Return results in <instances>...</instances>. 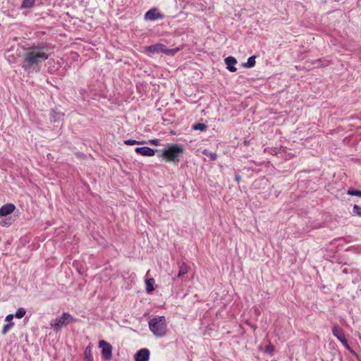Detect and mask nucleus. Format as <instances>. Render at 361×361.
<instances>
[{
  "label": "nucleus",
  "instance_id": "1",
  "mask_svg": "<svg viewBox=\"0 0 361 361\" xmlns=\"http://www.w3.org/2000/svg\"><path fill=\"white\" fill-rule=\"evenodd\" d=\"M48 51L49 46L45 43L29 47L24 54L22 68L28 73L35 71L42 62L48 59Z\"/></svg>",
  "mask_w": 361,
  "mask_h": 361
},
{
  "label": "nucleus",
  "instance_id": "2",
  "mask_svg": "<svg viewBox=\"0 0 361 361\" xmlns=\"http://www.w3.org/2000/svg\"><path fill=\"white\" fill-rule=\"evenodd\" d=\"M184 147L181 144H170L162 150L160 157L169 162L177 163L180 161V157L183 154Z\"/></svg>",
  "mask_w": 361,
  "mask_h": 361
},
{
  "label": "nucleus",
  "instance_id": "3",
  "mask_svg": "<svg viewBox=\"0 0 361 361\" xmlns=\"http://www.w3.org/2000/svg\"><path fill=\"white\" fill-rule=\"evenodd\" d=\"M150 331L157 337H163L167 332V324L164 316H157L149 321Z\"/></svg>",
  "mask_w": 361,
  "mask_h": 361
},
{
  "label": "nucleus",
  "instance_id": "4",
  "mask_svg": "<svg viewBox=\"0 0 361 361\" xmlns=\"http://www.w3.org/2000/svg\"><path fill=\"white\" fill-rule=\"evenodd\" d=\"M74 320V318L69 313L63 312L60 317L56 318L51 325L56 331H58L62 326L68 325Z\"/></svg>",
  "mask_w": 361,
  "mask_h": 361
},
{
  "label": "nucleus",
  "instance_id": "5",
  "mask_svg": "<svg viewBox=\"0 0 361 361\" xmlns=\"http://www.w3.org/2000/svg\"><path fill=\"white\" fill-rule=\"evenodd\" d=\"M99 347L102 348V356L105 360L112 359V345L106 341L102 340L99 342Z\"/></svg>",
  "mask_w": 361,
  "mask_h": 361
},
{
  "label": "nucleus",
  "instance_id": "6",
  "mask_svg": "<svg viewBox=\"0 0 361 361\" xmlns=\"http://www.w3.org/2000/svg\"><path fill=\"white\" fill-rule=\"evenodd\" d=\"M332 333L333 335L336 337L346 348H349V345L343 330L339 326L336 324L334 325L332 328Z\"/></svg>",
  "mask_w": 361,
  "mask_h": 361
},
{
  "label": "nucleus",
  "instance_id": "7",
  "mask_svg": "<svg viewBox=\"0 0 361 361\" xmlns=\"http://www.w3.org/2000/svg\"><path fill=\"white\" fill-rule=\"evenodd\" d=\"M149 350L147 348L139 350L135 355V361H148L149 359Z\"/></svg>",
  "mask_w": 361,
  "mask_h": 361
},
{
  "label": "nucleus",
  "instance_id": "8",
  "mask_svg": "<svg viewBox=\"0 0 361 361\" xmlns=\"http://www.w3.org/2000/svg\"><path fill=\"white\" fill-rule=\"evenodd\" d=\"M157 149H152L149 147H138L135 149L137 154L146 157H152L155 154Z\"/></svg>",
  "mask_w": 361,
  "mask_h": 361
},
{
  "label": "nucleus",
  "instance_id": "9",
  "mask_svg": "<svg viewBox=\"0 0 361 361\" xmlns=\"http://www.w3.org/2000/svg\"><path fill=\"white\" fill-rule=\"evenodd\" d=\"M163 49L164 44L161 43H157L155 44L146 47L145 48V52L149 55L154 53H162Z\"/></svg>",
  "mask_w": 361,
  "mask_h": 361
},
{
  "label": "nucleus",
  "instance_id": "10",
  "mask_svg": "<svg viewBox=\"0 0 361 361\" xmlns=\"http://www.w3.org/2000/svg\"><path fill=\"white\" fill-rule=\"evenodd\" d=\"M162 17V15L155 8L149 9L145 15V19L149 20L161 19Z\"/></svg>",
  "mask_w": 361,
  "mask_h": 361
},
{
  "label": "nucleus",
  "instance_id": "11",
  "mask_svg": "<svg viewBox=\"0 0 361 361\" xmlns=\"http://www.w3.org/2000/svg\"><path fill=\"white\" fill-rule=\"evenodd\" d=\"M16 209V206L12 203H7L0 208V216H6L11 214Z\"/></svg>",
  "mask_w": 361,
  "mask_h": 361
},
{
  "label": "nucleus",
  "instance_id": "12",
  "mask_svg": "<svg viewBox=\"0 0 361 361\" xmlns=\"http://www.w3.org/2000/svg\"><path fill=\"white\" fill-rule=\"evenodd\" d=\"M224 61L226 68L230 72L234 73L237 71V68L235 67V65L237 63V60L235 57L228 56Z\"/></svg>",
  "mask_w": 361,
  "mask_h": 361
},
{
  "label": "nucleus",
  "instance_id": "13",
  "mask_svg": "<svg viewBox=\"0 0 361 361\" xmlns=\"http://www.w3.org/2000/svg\"><path fill=\"white\" fill-rule=\"evenodd\" d=\"M64 116V114L59 111L56 109H52L50 113V119L52 122H58L61 121Z\"/></svg>",
  "mask_w": 361,
  "mask_h": 361
},
{
  "label": "nucleus",
  "instance_id": "14",
  "mask_svg": "<svg viewBox=\"0 0 361 361\" xmlns=\"http://www.w3.org/2000/svg\"><path fill=\"white\" fill-rule=\"evenodd\" d=\"M154 283L155 281L153 278L147 279L145 280L146 292L147 293H151L154 290Z\"/></svg>",
  "mask_w": 361,
  "mask_h": 361
},
{
  "label": "nucleus",
  "instance_id": "15",
  "mask_svg": "<svg viewBox=\"0 0 361 361\" xmlns=\"http://www.w3.org/2000/svg\"><path fill=\"white\" fill-rule=\"evenodd\" d=\"M83 361H93L92 347L90 345L85 349Z\"/></svg>",
  "mask_w": 361,
  "mask_h": 361
},
{
  "label": "nucleus",
  "instance_id": "16",
  "mask_svg": "<svg viewBox=\"0 0 361 361\" xmlns=\"http://www.w3.org/2000/svg\"><path fill=\"white\" fill-rule=\"evenodd\" d=\"M190 269V267L185 262H183L179 267L178 277L180 278L186 274Z\"/></svg>",
  "mask_w": 361,
  "mask_h": 361
},
{
  "label": "nucleus",
  "instance_id": "17",
  "mask_svg": "<svg viewBox=\"0 0 361 361\" xmlns=\"http://www.w3.org/2000/svg\"><path fill=\"white\" fill-rule=\"evenodd\" d=\"M255 59H256V56H250L247 61L246 63H243V67L244 68H252L255 66Z\"/></svg>",
  "mask_w": 361,
  "mask_h": 361
},
{
  "label": "nucleus",
  "instance_id": "18",
  "mask_svg": "<svg viewBox=\"0 0 361 361\" xmlns=\"http://www.w3.org/2000/svg\"><path fill=\"white\" fill-rule=\"evenodd\" d=\"M179 50H180V48H178V47H176L174 49H168L164 44V49H163L162 53H164L165 54L169 55V56H173Z\"/></svg>",
  "mask_w": 361,
  "mask_h": 361
},
{
  "label": "nucleus",
  "instance_id": "19",
  "mask_svg": "<svg viewBox=\"0 0 361 361\" xmlns=\"http://www.w3.org/2000/svg\"><path fill=\"white\" fill-rule=\"evenodd\" d=\"M192 128L195 130L205 131L207 128V126L204 123H197L192 125Z\"/></svg>",
  "mask_w": 361,
  "mask_h": 361
},
{
  "label": "nucleus",
  "instance_id": "20",
  "mask_svg": "<svg viewBox=\"0 0 361 361\" xmlns=\"http://www.w3.org/2000/svg\"><path fill=\"white\" fill-rule=\"evenodd\" d=\"M35 0H23L21 4L23 8H32L35 4Z\"/></svg>",
  "mask_w": 361,
  "mask_h": 361
},
{
  "label": "nucleus",
  "instance_id": "21",
  "mask_svg": "<svg viewBox=\"0 0 361 361\" xmlns=\"http://www.w3.org/2000/svg\"><path fill=\"white\" fill-rule=\"evenodd\" d=\"M26 314V311L24 308L20 307L17 310L15 314V317L18 319L23 318Z\"/></svg>",
  "mask_w": 361,
  "mask_h": 361
},
{
  "label": "nucleus",
  "instance_id": "22",
  "mask_svg": "<svg viewBox=\"0 0 361 361\" xmlns=\"http://www.w3.org/2000/svg\"><path fill=\"white\" fill-rule=\"evenodd\" d=\"M347 194L351 196H357L361 197V190L350 188L347 191Z\"/></svg>",
  "mask_w": 361,
  "mask_h": 361
},
{
  "label": "nucleus",
  "instance_id": "23",
  "mask_svg": "<svg viewBox=\"0 0 361 361\" xmlns=\"http://www.w3.org/2000/svg\"><path fill=\"white\" fill-rule=\"evenodd\" d=\"M14 325L13 322H10L4 325L3 329H2V334L5 335L7 334V332L11 329V328Z\"/></svg>",
  "mask_w": 361,
  "mask_h": 361
},
{
  "label": "nucleus",
  "instance_id": "24",
  "mask_svg": "<svg viewBox=\"0 0 361 361\" xmlns=\"http://www.w3.org/2000/svg\"><path fill=\"white\" fill-rule=\"evenodd\" d=\"M143 142H144L143 141H137V140H132V139L124 140V144H126L127 145H141Z\"/></svg>",
  "mask_w": 361,
  "mask_h": 361
},
{
  "label": "nucleus",
  "instance_id": "25",
  "mask_svg": "<svg viewBox=\"0 0 361 361\" xmlns=\"http://www.w3.org/2000/svg\"><path fill=\"white\" fill-rule=\"evenodd\" d=\"M353 213L355 215L361 216V207L357 204H355L353 208Z\"/></svg>",
  "mask_w": 361,
  "mask_h": 361
},
{
  "label": "nucleus",
  "instance_id": "26",
  "mask_svg": "<svg viewBox=\"0 0 361 361\" xmlns=\"http://www.w3.org/2000/svg\"><path fill=\"white\" fill-rule=\"evenodd\" d=\"M203 154L205 155H207L210 158V159L212 161H214L217 159L216 154H215L214 152H210V153L207 154V151L206 149H204L203 151Z\"/></svg>",
  "mask_w": 361,
  "mask_h": 361
},
{
  "label": "nucleus",
  "instance_id": "27",
  "mask_svg": "<svg viewBox=\"0 0 361 361\" xmlns=\"http://www.w3.org/2000/svg\"><path fill=\"white\" fill-rule=\"evenodd\" d=\"M12 224L11 222V219L9 218V219H6L5 220H2L1 222H0V224L2 226H11Z\"/></svg>",
  "mask_w": 361,
  "mask_h": 361
},
{
  "label": "nucleus",
  "instance_id": "28",
  "mask_svg": "<svg viewBox=\"0 0 361 361\" xmlns=\"http://www.w3.org/2000/svg\"><path fill=\"white\" fill-rule=\"evenodd\" d=\"M75 156L79 159H85L87 158V155L80 152H75Z\"/></svg>",
  "mask_w": 361,
  "mask_h": 361
},
{
  "label": "nucleus",
  "instance_id": "29",
  "mask_svg": "<svg viewBox=\"0 0 361 361\" xmlns=\"http://www.w3.org/2000/svg\"><path fill=\"white\" fill-rule=\"evenodd\" d=\"M274 350V346L273 345H269L266 348V352L269 353H272Z\"/></svg>",
  "mask_w": 361,
  "mask_h": 361
},
{
  "label": "nucleus",
  "instance_id": "30",
  "mask_svg": "<svg viewBox=\"0 0 361 361\" xmlns=\"http://www.w3.org/2000/svg\"><path fill=\"white\" fill-rule=\"evenodd\" d=\"M149 142L150 144L156 145V146L159 145L160 143V141L159 139H152V140H150Z\"/></svg>",
  "mask_w": 361,
  "mask_h": 361
},
{
  "label": "nucleus",
  "instance_id": "31",
  "mask_svg": "<svg viewBox=\"0 0 361 361\" xmlns=\"http://www.w3.org/2000/svg\"><path fill=\"white\" fill-rule=\"evenodd\" d=\"M13 317L14 315L13 314H8L6 317V321L8 323L10 322H12V319H13Z\"/></svg>",
  "mask_w": 361,
  "mask_h": 361
},
{
  "label": "nucleus",
  "instance_id": "32",
  "mask_svg": "<svg viewBox=\"0 0 361 361\" xmlns=\"http://www.w3.org/2000/svg\"><path fill=\"white\" fill-rule=\"evenodd\" d=\"M235 181L239 183L240 180H241V176L238 173H235Z\"/></svg>",
  "mask_w": 361,
  "mask_h": 361
},
{
  "label": "nucleus",
  "instance_id": "33",
  "mask_svg": "<svg viewBox=\"0 0 361 361\" xmlns=\"http://www.w3.org/2000/svg\"><path fill=\"white\" fill-rule=\"evenodd\" d=\"M353 355L357 357V354L349 346V348H347Z\"/></svg>",
  "mask_w": 361,
  "mask_h": 361
},
{
  "label": "nucleus",
  "instance_id": "34",
  "mask_svg": "<svg viewBox=\"0 0 361 361\" xmlns=\"http://www.w3.org/2000/svg\"><path fill=\"white\" fill-rule=\"evenodd\" d=\"M243 144H244L245 146L249 145V144H250V140H245L243 141Z\"/></svg>",
  "mask_w": 361,
  "mask_h": 361
}]
</instances>
